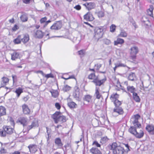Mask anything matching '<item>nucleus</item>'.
Segmentation results:
<instances>
[{
    "label": "nucleus",
    "mask_w": 154,
    "mask_h": 154,
    "mask_svg": "<svg viewBox=\"0 0 154 154\" xmlns=\"http://www.w3.org/2000/svg\"><path fill=\"white\" fill-rule=\"evenodd\" d=\"M89 70L92 72H93L88 75V78L90 80H93L92 82L95 84L96 86H100L103 85L106 80V77L103 79L99 80L98 76L95 75V69L89 68Z\"/></svg>",
    "instance_id": "f257e3e1"
},
{
    "label": "nucleus",
    "mask_w": 154,
    "mask_h": 154,
    "mask_svg": "<svg viewBox=\"0 0 154 154\" xmlns=\"http://www.w3.org/2000/svg\"><path fill=\"white\" fill-rule=\"evenodd\" d=\"M107 147L112 154H123L125 151L124 148L116 142L109 144Z\"/></svg>",
    "instance_id": "f03ea898"
},
{
    "label": "nucleus",
    "mask_w": 154,
    "mask_h": 154,
    "mask_svg": "<svg viewBox=\"0 0 154 154\" xmlns=\"http://www.w3.org/2000/svg\"><path fill=\"white\" fill-rule=\"evenodd\" d=\"M137 128H137L136 126H130L128 129V131L136 138L140 139L143 137L144 132L143 130L142 129L137 131Z\"/></svg>",
    "instance_id": "7ed1b4c3"
},
{
    "label": "nucleus",
    "mask_w": 154,
    "mask_h": 154,
    "mask_svg": "<svg viewBox=\"0 0 154 154\" xmlns=\"http://www.w3.org/2000/svg\"><path fill=\"white\" fill-rule=\"evenodd\" d=\"M14 131V126L12 127L10 125H4L2 129H0V136L5 137L7 134H12Z\"/></svg>",
    "instance_id": "20e7f679"
},
{
    "label": "nucleus",
    "mask_w": 154,
    "mask_h": 154,
    "mask_svg": "<svg viewBox=\"0 0 154 154\" xmlns=\"http://www.w3.org/2000/svg\"><path fill=\"white\" fill-rule=\"evenodd\" d=\"M94 38L98 41L102 38L104 34L103 26H97L95 28L94 30Z\"/></svg>",
    "instance_id": "39448f33"
},
{
    "label": "nucleus",
    "mask_w": 154,
    "mask_h": 154,
    "mask_svg": "<svg viewBox=\"0 0 154 154\" xmlns=\"http://www.w3.org/2000/svg\"><path fill=\"white\" fill-rule=\"evenodd\" d=\"M130 50L129 59L131 62L136 63L137 62V54L139 52L138 48L137 46H134L131 47Z\"/></svg>",
    "instance_id": "423d86ee"
},
{
    "label": "nucleus",
    "mask_w": 154,
    "mask_h": 154,
    "mask_svg": "<svg viewBox=\"0 0 154 154\" xmlns=\"http://www.w3.org/2000/svg\"><path fill=\"white\" fill-rule=\"evenodd\" d=\"M141 116L139 114H137L132 116L130 119V122L132 124L134 127H137L138 128H141V125L139 122V120L141 118Z\"/></svg>",
    "instance_id": "0eeeda50"
},
{
    "label": "nucleus",
    "mask_w": 154,
    "mask_h": 154,
    "mask_svg": "<svg viewBox=\"0 0 154 154\" xmlns=\"http://www.w3.org/2000/svg\"><path fill=\"white\" fill-rule=\"evenodd\" d=\"M84 19L87 21H92L94 19L93 15L90 11H88L83 16Z\"/></svg>",
    "instance_id": "6e6552de"
},
{
    "label": "nucleus",
    "mask_w": 154,
    "mask_h": 154,
    "mask_svg": "<svg viewBox=\"0 0 154 154\" xmlns=\"http://www.w3.org/2000/svg\"><path fill=\"white\" fill-rule=\"evenodd\" d=\"M17 122L20 123L24 127L26 126L28 124L27 118L24 117L19 118L17 121Z\"/></svg>",
    "instance_id": "1a4fd4ad"
},
{
    "label": "nucleus",
    "mask_w": 154,
    "mask_h": 154,
    "mask_svg": "<svg viewBox=\"0 0 154 154\" xmlns=\"http://www.w3.org/2000/svg\"><path fill=\"white\" fill-rule=\"evenodd\" d=\"M22 108L23 114L25 115H29L30 114V109L26 104L24 103L23 104L22 106Z\"/></svg>",
    "instance_id": "9d476101"
},
{
    "label": "nucleus",
    "mask_w": 154,
    "mask_h": 154,
    "mask_svg": "<svg viewBox=\"0 0 154 154\" xmlns=\"http://www.w3.org/2000/svg\"><path fill=\"white\" fill-rule=\"evenodd\" d=\"M28 148L29 149V152L31 153L34 154L38 150V146L35 144H30L29 145Z\"/></svg>",
    "instance_id": "9b49d317"
},
{
    "label": "nucleus",
    "mask_w": 154,
    "mask_h": 154,
    "mask_svg": "<svg viewBox=\"0 0 154 154\" xmlns=\"http://www.w3.org/2000/svg\"><path fill=\"white\" fill-rule=\"evenodd\" d=\"M83 5L88 11L94 9L95 7V4L94 2H86L83 4Z\"/></svg>",
    "instance_id": "f8f14e48"
},
{
    "label": "nucleus",
    "mask_w": 154,
    "mask_h": 154,
    "mask_svg": "<svg viewBox=\"0 0 154 154\" xmlns=\"http://www.w3.org/2000/svg\"><path fill=\"white\" fill-rule=\"evenodd\" d=\"M145 129L149 134H154V125L152 124H148L146 125Z\"/></svg>",
    "instance_id": "ddd939ff"
},
{
    "label": "nucleus",
    "mask_w": 154,
    "mask_h": 154,
    "mask_svg": "<svg viewBox=\"0 0 154 154\" xmlns=\"http://www.w3.org/2000/svg\"><path fill=\"white\" fill-rule=\"evenodd\" d=\"M61 112H60L56 111L52 116V118L54 119V123L57 124L59 121V117L60 116Z\"/></svg>",
    "instance_id": "4468645a"
},
{
    "label": "nucleus",
    "mask_w": 154,
    "mask_h": 154,
    "mask_svg": "<svg viewBox=\"0 0 154 154\" xmlns=\"http://www.w3.org/2000/svg\"><path fill=\"white\" fill-rule=\"evenodd\" d=\"M54 143L57 147V149H61L62 148L63 143L60 137H57L55 139Z\"/></svg>",
    "instance_id": "2eb2a0df"
},
{
    "label": "nucleus",
    "mask_w": 154,
    "mask_h": 154,
    "mask_svg": "<svg viewBox=\"0 0 154 154\" xmlns=\"http://www.w3.org/2000/svg\"><path fill=\"white\" fill-rule=\"evenodd\" d=\"M62 26V24L61 22L58 21L54 23L51 27V29L58 30L60 29Z\"/></svg>",
    "instance_id": "dca6fc26"
},
{
    "label": "nucleus",
    "mask_w": 154,
    "mask_h": 154,
    "mask_svg": "<svg viewBox=\"0 0 154 154\" xmlns=\"http://www.w3.org/2000/svg\"><path fill=\"white\" fill-rule=\"evenodd\" d=\"M38 120H35L33 121L31 123L30 125L28 126L27 127V129L28 131L31 130L33 128L38 126Z\"/></svg>",
    "instance_id": "f3484780"
},
{
    "label": "nucleus",
    "mask_w": 154,
    "mask_h": 154,
    "mask_svg": "<svg viewBox=\"0 0 154 154\" xmlns=\"http://www.w3.org/2000/svg\"><path fill=\"white\" fill-rule=\"evenodd\" d=\"M9 79L6 77H3L2 78L1 82V87H4L6 85L9 83Z\"/></svg>",
    "instance_id": "a211bd4d"
},
{
    "label": "nucleus",
    "mask_w": 154,
    "mask_h": 154,
    "mask_svg": "<svg viewBox=\"0 0 154 154\" xmlns=\"http://www.w3.org/2000/svg\"><path fill=\"white\" fill-rule=\"evenodd\" d=\"M20 54L19 52L15 51H14L13 53L11 54V59L13 60H15L19 58L20 57Z\"/></svg>",
    "instance_id": "6ab92c4d"
},
{
    "label": "nucleus",
    "mask_w": 154,
    "mask_h": 154,
    "mask_svg": "<svg viewBox=\"0 0 154 154\" xmlns=\"http://www.w3.org/2000/svg\"><path fill=\"white\" fill-rule=\"evenodd\" d=\"M114 112H116L119 115H123L124 113L123 109L121 107H116L114 108L113 110Z\"/></svg>",
    "instance_id": "aec40b11"
},
{
    "label": "nucleus",
    "mask_w": 154,
    "mask_h": 154,
    "mask_svg": "<svg viewBox=\"0 0 154 154\" xmlns=\"http://www.w3.org/2000/svg\"><path fill=\"white\" fill-rule=\"evenodd\" d=\"M90 152L92 154H102L101 151L97 148L92 147L90 149Z\"/></svg>",
    "instance_id": "412c9836"
},
{
    "label": "nucleus",
    "mask_w": 154,
    "mask_h": 154,
    "mask_svg": "<svg viewBox=\"0 0 154 154\" xmlns=\"http://www.w3.org/2000/svg\"><path fill=\"white\" fill-rule=\"evenodd\" d=\"M29 39V35L27 34L23 35V37L22 38L21 37L22 42L24 44H25L28 42Z\"/></svg>",
    "instance_id": "4be33fe9"
},
{
    "label": "nucleus",
    "mask_w": 154,
    "mask_h": 154,
    "mask_svg": "<svg viewBox=\"0 0 154 154\" xmlns=\"http://www.w3.org/2000/svg\"><path fill=\"white\" fill-rule=\"evenodd\" d=\"M125 42L124 40L120 38H117L116 40L114 42V44L115 45H122Z\"/></svg>",
    "instance_id": "5701e85b"
},
{
    "label": "nucleus",
    "mask_w": 154,
    "mask_h": 154,
    "mask_svg": "<svg viewBox=\"0 0 154 154\" xmlns=\"http://www.w3.org/2000/svg\"><path fill=\"white\" fill-rule=\"evenodd\" d=\"M119 97V95L117 93H113L111 96L110 98L112 101L113 102L115 100H118Z\"/></svg>",
    "instance_id": "b1692460"
},
{
    "label": "nucleus",
    "mask_w": 154,
    "mask_h": 154,
    "mask_svg": "<svg viewBox=\"0 0 154 154\" xmlns=\"http://www.w3.org/2000/svg\"><path fill=\"white\" fill-rule=\"evenodd\" d=\"M92 96L89 94L86 95L84 96V100L88 103H91L92 101Z\"/></svg>",
    "instance_id": "393cba45"
},
{
    "label": "nucleus",
    "mask_w": 154,
    "mask_h": 154,
    "mask_svg": "<svg viewBox=\"0 0 154 154\" xmlns=\"http://www.w3.org/2000/svg\"><path fill=\"white\" fill-rule=\"evenodd\" d=\"M22 42L21 35H19L17 37L13 40V42L15 44H20Z\"/></svg>",
    "instance_id": "a878e982"
},
{
    "label": "nucleus",
    "mask_w": 154,
    "mask_h": 154,
    "mask_svg": "<svg viewBox=\"0 0 154 154\" xmlns=\"http://www.w3.org/2000/svg\"><path fill=\"white\" fill-rule=\"evenodd\" d=\"M23 92V89L21 87H18L16 89L15 92L17 94V96L19 97L22 93Z\"/></svg>",
    "instance_id": "bb28decb"
},
{
    "label": "nucleus",
    "mask_w": 154,
    "mask_h": 154,
    "mask_svg": "<svg viewBox=\"0 0 154 154\" xmlns=\"http://www.w3.org/2000/svg\"><path fill=\"white\" fill-rule=\"evenodd\" d=\"M127 91L129 93H133L135 92V88L133 86H128L127 87Z\"/></svg>",
    "instance_id": "cd10ccee"
},
{
    "label": "nucleus",
    "mask_w": 154,
    "mask_h": 154,
    "mask_svg": "<svg viewBox=\"0 0 154 154\" xmlns=\"http://www.w3.org/2000/svg\"><path fill=\"white\" fill-rule=\"evenodd\" d=\"M6 114V109L5 107L1 106H0V115L3 116Z\"/></svg>",
    "instance_id": "c85d7f7f"
},
{
    "label": "nucleus",
    "mask_w": 154,
    "mask_h": 154,
    "mask_svg": "<svg viewBox=\"0 0 154 154\" xmlns=\"http://www.w3.org/2000/svg\"><path fill=\"white\" fill-rule=\"evenodd\" d=\"M153 8L152 5H150L149 8L147 10V12L149 16L153 17Z\"/></svg>",
    "instance_id": "c756f323"
},
{
    "label": "nucleus",
    "mask_w": 154,
    "mask_h": 154,
    "mask_svg": "<svg viewBox=\"0 0 154 154\" xmlns=\"http://www.w3.org/2000/svg\"><path fill=\"white\" fill-rule=\"evenodd\" d=\"M20 18L21 21L23 22L27 21L28 19L27 15L26 13H23L20 16Z\"/></svg>",
    "instance_id": "7c9ffc66"
},
{
    "label": "nucleus",
    "mask_w": 154,
    "mask_h": 154,
    "mask_svg": "<svg viewBox=\"0 0 154 154\" xmlns=\"http://www.w3.org/2000/svg\"><path fill=\"white\" fill-rule=\"evenodd\" d=\"M35 35L37 38H42L44 36V33L41 31L38 30L36 32Z\"/></svg>",
    "instance_id": "2f4dec72"
},
{
    "label": "nucleus",
    "mask_w": 154,
    "mask_h": 154,
    "mask_svg": "<svg viewBox=\"0 0 154 154\" xmlns=\"http://www.w3.org/2000/svg\"><path fill=\"white\" fill-rule=\"evenodd\" d=\"M67 105L70 108H76L77 106V105L73 101H70L67 103Z\"/></svg>",
    "instance_id": "473e14b6"
},
{
    "label": "nucleus",
    "mask_w": 154,
    "mask_h": 154,
    "mask_svg": "<svg viewBox=\"0 0 154 154\" xmlns=\"http://www.w3.org/2000/svg\"><path fill=\"white\" fill-rule=\"evenodd\" d=\"M127 35L128 34L124 30H122L120 33L118 35V37L125 38L127 37Z\"/></svg>",
    "instance_id": "72a5a7b5"
},
{
    "label": "nucleus",
    "mask_w": 154,
    "mask_h": 154,
    "mask_svg": "<svg viewBox=\"0 0 154 154\" xmlns=\"http://www.w3.org/2000/svg\"><path fill=\"white\" fill-rule=\"evenodd\" d=\"M52 96L54 98H56L58 97L59 95V93L58 91L56 90H53L51 91Z\"/></svg>",
    "instance_id": "f704fd0d"
},
{
    "label": "nucleus",
    "mask_w": 154,
    "mask_h": 154,
    "mask_svg": "<svg viewBox=\"0 0 154 154\" xmlns=\"http://www.w3.org/2000/svg\"><path fill=\"white\" fill-rule=\"evenodd\" d=\"M133 97L134 100L136 102H140V99L137 94L135 92L133 94Z\"/></svg>",
    "instance_id": "c9c22d12"
},
{
    "label": "nucleus",
    "mask_w": 154,
    "mask_h": 154,
    "mask_svg": "<svg viewBox=\"0 0 154 154\" xmlns=\"http://www.w3.org/2000/svg\"><path fill=\"white\" fill-rule=\"evenodd\" d=\"M95 95L96 98L97 99H99L101 98H103L102 95L100 94L98 89H96L95 90Z\"/></svg>",
    "instance_id": "e433bc0d"
},
{
    "label": "nucleus",
    "mask_w": 154,
    "mask_h": 154,
    "mask_svg": "<svg viewBox=\"0 0 154 154\" xmlns=\"http://www.w3.org/2000/svg\"><path fill=\"white\" fill-rule=\"evenodd\" d=\"M113 102L115 106V107H120V106L122 105V102L121 101H119L118 100H115V101Z\"/></svg>",
    "instance_id": "4c0bfd02"
},
{
    "label": "nucleus",
    "mask_w": 154,
    "mask_h": 154,
    "mask_svg": "<svg viewBox=\"0 0 154 154\" xmlns=\"http://www.w3.org/2000/svg\"><path fill=\"white\" fill-rule=\"evenodd\" d=\"M78 53L80 57L84 56L85 54V51L84 49H82L78 51Z\"/></svg>",
    "instance_id": "58836bf2"
},
{
    "label": "nucleus",
    "mask_w": 154,
    "mask_h": 154,
    "mask_svg": "<svg viewBox=\"0 0 154 154\" xmlns=\"http://www.w3.org/2000/svg\"><path fill=\"white\" fill-rule=\"evenodd\" d=\"M135 78V74L133 73L130 74L128 76V79L131 81L134 80Z\"/></svg>",
    "instance_id": "ea45409f"
},
{
    "label": "nucleus",
    "mask_w": 154,
    "mask_h": 154,
    "mask_svg": "<svg viewBox=\"0 0 154 154\" xmlns=\"http://www.w3.org/2000/svg\"><path fill=\"white\" fill-rule=\"evenodd\" d=\"M102 66V64L100 63H97L94 65V67L95 70H98Z\"/></svg>",
    "instance_id": "a19ab883"
},
{
    "label": "nucleus",
    "mask_w": 154,
    "mask_h": 154,
    "mask_svg": "<svg viewBox=\"0 0 154 154\" xmlns=\"http://www.w3.org/2000/svg\"><path fill=\"white\" fill-rule=\"evenodd\" d=\"M116 28V26L113 24L111 25L110 27V31L112 32H113L115 31Z\"/></svg>",
    "instance_id": "79ce46f5"
},
{
    "label": "nucleus",
    "mask_w": 154,
    "mask_h": 154,
    "mask_svg": "<svg viewBox=\"0 0 154 154\" xmlns=\"http://www.w3.org/2000/svg\"><path fill=\"white\" fill-rule=\"evenodd\" d=\"M141 21L145 24L146 22L149 21V19L146 16H144L141 18Z\"/></svg>",
    "instance_id": "37998d69"
},
{
    "label": "nucleus",
    "mask_w": 154,
    "mask_h": 154,
    "mask_svg": "<svg viewBox=\"0 0 154 154\" xmlns=\"http://www.w3.org/2000/svg\"><path fill=\"white\" fill-rule=\"evenodd\" d=\"M71 89V87L68 85H65L63 88V90L64 92H66L70 90Z\"/></svg>",
    "instance_id": "c03bdc74"
},
{
    "label": "nucleus",
    "mask_w": 154,
    "mask_h": 154,
    "mask_svg": "<svg viewBox=\"0 0 154 154\" xmlns=\"http://www.w3.org/2000/svg\"><path fill=\"white\" fill-rule=\"evenodd\" d=\"M59 121L62 122H65L66 121V118L65 116H61L59 117Z\"/></svg>",
    "instance_id": "a18cd8bd"
},
{
    "label": "nucleus",
    "mask_w": 154,
    "mask_h": 154,
    "mask_svg": "<svg viewBox=\"0 0 154 154\" xmlns=\"http://www.w3.org/2000/svg\"><path fill=\"white\" fill-rule=\"evenodd\" d=\"M97 14L99 17H102L104 16V12L103 11H99L97 12Z\"/></svg>",
    "instance_id": "49530a36"
},
{
    "label": "nucleus",
    "mask_w": 154,
    "mask_h": 154,
    "mask_svg": "<svg viewBox=\"0 0 154 154\" xmlns=\"http://www.w3.org/2000/svg\"><path fill=\"white\" fill-rule=\"evenodd\" d=\"M44 77L46 78L47 79H48L49 78H54V76L51 73H50V74H45Z\"/></svg>",
    "instance_id": "de8ad7c7"
},
{
    "label": "nucleus",
    "mask_w": 154,
    "mask_h": 154,
    "mask_svg": "<svg viewBox=\"0 0 154 154\" xmlns=\"http://www.w3.org/2000/svg\"><path fill=\"white\" fill-rule=\"evenodd\" d=\"M47 20V17H44L42 18L40 20V22L41 24H42L44 23H45L46 21Z\"/></svg>",
    "instance_id": "09e8293b"
},
{
    "label": "nucleus",
    "mask_w": 154,
    "mask_h": 154,
    "mask_svg": "<svg viewBox=\"0 0 154 154\" xmlns=\"http://www.w3.org/2000/svg\"><path fill=\"white\" fill-rule=\"evenodd\" d=\"M104 43L106 45H109L111 43V41L108 39H105L103 40Z\"/></svg>",
    "instance_id": "8fccbe9b"
},
{
    "label": "nucleus",
    "mask_w": 154,
    "mask_h": 154,
    "mask_svg": "<svg viewBox=\"0 0 154 154\" xmlns=\"http://www.w3.org/2000/svg\"><path fill=\"white\" fill-rule=\"evenodd\" d=\"M92 145L93 146H95L97 147H100L101 146L98 143L97 141H94L92 143Z\"/></svg>",
    "instance_id": "3c124183"
},
{
    "label": "nucleus",
    "mask_w": 154,
    "mask_h": 154,
    "mask_svg": "<svg viewBox=\"0 0 154 154\" xmlns=\"http://www.w3.org/2000/svg\"><path fill=\"white\" fill-rule=\"evenodd\" d=\"M7 151L6 149H4V148H2L0 150V153L1 154H6L7 153Z\"/></svg>",
    "instance_id": "603ef678"
},
{
    "label": "nucleus",
    "mask_w": 154,
    "mask_h": 154,
    "mask_svg": "<svg viewBox=\"0 0 154 154\" xmlns=\"http://www.w3.org/2000/svg\"><path fill=\"white\" fill-rule=\"evenodd\" d=\"M55 106L57 110H60L61 107V105L59 103H55Z\"/></svg>",
    "instance_id": "864d4df0"
},
{
    "label": "nucleus",
    "mask_w": 154,
    "mask_h": 154,
    "mask_svg": "<svg viewBox=\"0 0 154 154\" xmlns=\"http://www.w3.org/2000/svg\"><path fill=\"white\" fill-rule=\"evenodd\" d=\"M19 28V27L16 24H15L12 28V30L14 31H15Z\"/></svg>",
    "instance_id": "5fc2aeb1"
},
{
    "label": "nucleus",
    "mask_w": 154,
    "mask_h": 154,
    "mask_svg": "<svg viewBox=\"0 0 154 154\" xmlns=\"http://www.w3.org/2000/svg\"><path fill=\"white\" fill-rule=\"evenodd\" d=\"M74 8L77 10H80L82 8L81 6L79 5H77L74 7Z\"/></svg>",
    "instance_id": "6e6d98bb"
},
{
    "label": "nucleus",
    "mask_w": 154,
    "mask_h": 154,
    "mask_svg": "<svg viewBox=\"0 0 154 154\" xmlns=\"http://www.w3.org/2000/svg\"><path fill=\"white\" fill-rule=\"evenodd\" d=\"M115 65L117 67H125V65L123 63H118L115 64Z\"/></svg>",
    "instance_id": "4d7b16f0"
},
{
    "label": "nucleus",
    "mask_w": 154,
    "mask_h": 154,
    "mask_svg": "<svg viewBox=\"0 0 154 154\" xmlns=\"http://www.w3.org/2000/svg\"><path fill=\"white\" fill-rule=\"evenodd\" d=\"M62 78L63 79L67 80L70 79H74L75 77L73 75H72L71 76H69V77L67 78H65L64 76H63L62 77Z\"/></svg>",
    "instance_id": "13d9d810"
},
{
    "label": "nucleus",
    "mask_w": 154,
    "mask_h": 154,
    "mask_svg": "<svg viewBox=\"0 0 154 154\" xmlns=\"http://www.w3.org/2000/svg\"><path fill=\"white\" fill-rule=\"evenodd\" d=\"M118 85H119V88H120V89L123 90L125 92H126V90H125V88L124 87L122 86L120 83H119V84H118Z\"/></svg>",
    "instance_id": "bf43d9fd"
},
{
    "label": "nucleus",
    "mask_w": 154,
    "mask_h": 154,
    "mask_svg": "<svg viewBox=\"0 0 154 154\" xmlns=\"http://www.w3.org/2000/svg\"><path fill=\"white\" fill-rule=\"evenodd\" d=\"M12 78L13 79V83L14 84L15 82V80H16V81L17 80V76L16 75H12Z\"/></svg>",
    "instance_id": "052dcab7"
},
{
    "label": "nucleus",
    "mask_w": 154,
    "mask_h": 154,
    "mask_svg": "<svg viewBox=\"0 0 154 154\" xmlns=\"http://www.w3.org/2000/svg\"><path fill=\"white\" fill-rule=\"evenodd\" d=\"M46 130H47V134L48 136V137H49V136L50 134V131L49 132V129L50 131H51V129L50 128H48L47 127L46 128Z\"/></svg>",
    "instance_id": "680f3d73"
},
{
    "label": "nucleus",
    "mask_w": 154,
    "mask_h": 154,
    "mask_svg": "<svg viewBox=\"0 0 154 154\" xmlns=\"http://www.w3.org/2000/svg\"><path fill=\"white\" fill-rule=\"evenodd\" d=\"M37 73H40L42 75L44 76L45 74L41 70H38L36 72Z\"/></svg>",
    "instance_id": "e2e57ef3"
},
{
    "label": "nucleus",
    "mask_w": 154,
    "mask_h": 154,
    "mask_svg": "<svg viewBox=\"0 0 154 154\" xmlns=\"http://www.w3.org/2000/svg\"><path fill=\"white\" fill-rule=\"evenodd\" d=\"M51 22V21L50 20H48V21H46L45 24L44 25V27H45L48 25V23H50Z\"/></svg>",
    "instance_id": "0e129e2a"
},
{
    "label": "nucleus",
    "mask_w": 154,
    "mask_h": 154,
    "mask_svg": "<svg viewBox=\"0 0 154 154\" xmlns=\"http://www.w3.org/2000/svg\"><path fill=\"white\" fill-rule=\"evenodd\" d=\"M125 145V146L127 148V151H130V149H129V146L128 145V144H124Z\"/></svg>",
    "instance_id": "69168bd1"
},
{
    "label": "nucleus",
    "mask_w": 154,
    "mask_h": 154,
    "mask_svg": "<svg viewBox=\"0 0 154 154\" xmlns=\"http://www.w3.org/2000/svg\"><path fill=\"white\" fill-rule=\"evenodd\" d=\"M9 21L11 23H13L14 22V18H12V19H10L9 20Z\"/></svg>",
    "instance_id": "338daca9"
},
{
    "label": "nucleus",
    "mask_w": 154,
    "mask_h": 154,
    "mask_svg": "<svg viewBox=\"0 0 154 154\" xmlns=\"http://www.w3.org/2000/svg\"><path fill=\"white\" fill-rule=\"evenodd\" d=\"M10 154H20V152L19 151H15Z\"/></svg>",
    "instance_id": "774afa93"
}]
</instances>
